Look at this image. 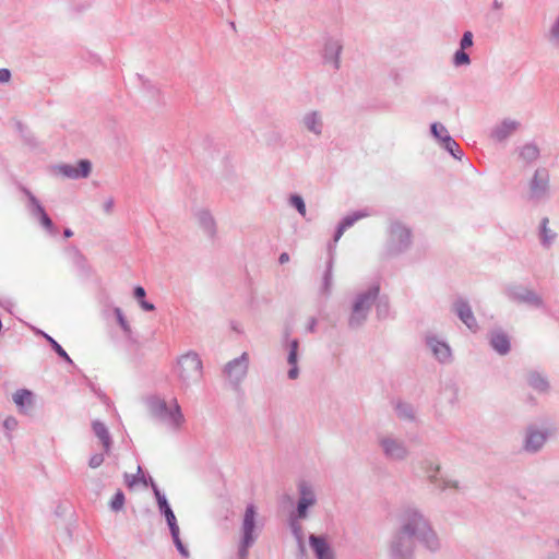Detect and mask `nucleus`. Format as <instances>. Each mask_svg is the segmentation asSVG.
Wrapping results in <instances>:
<instances>
[{
    "label": "nucleus",
    "mask_w": 559,
    "mask_h": 559,
    "mask_svg": "<svg viewBox=\"0 0 559 559\" xmlns=\"http://www.w3.org/2000/svg\"><path fill=\"white\" fill-rule=\"evenodd\" d=\"M178 374L182 382H197L202 376V362L197 354H186L178 360Z\"/></svg>",
    "instance_id": "obj_1"
},
{
    "label": "nucleus",
    "mask_w": 559,
    "mask_h": 559,
    "mask_svg": "<svg viewBox=\"0 0 559 559\" xmlns=\"http://www.w3.org/2000/svg\"><path fill=\"white\" fill-rule=\"evenodd\" d=\"M254 518H255V510L253 506H249L246 509L245 518L242 522V540L239 548L240 558L245 559L247 555L248 548L252 545L254 538H253V530H254Z\"/></svg>",
    "instance_id": "obj_2"
},
{
    "label": "nucleus",
    "mask_w": 559,
    "mask_h": 559,
    "mask_svg": "<svg viewBox=\"0 0 559 559\" xmlns=\"http://www.w3.org/2000/svg\"><path fill=\"white\" fill-rule=\"evenodd\" d=\"M390 241L394 249H402L411 241V231L400 223H394L390 227Z\"/></svg>",
    "instance_id": "obj_3"
},
{
    "label": "nucleus",
    "mask_w": 559,
    "mask_h": 559,
    "mask_svg": "<svg viewBox=\"0 0 559 559\" xmlns=\"http://www.w3.org/2000/svg\"><path fill=\"white\" fill-rule=\"evenodd\" d=\"M151 407L156 414L160 416H163L164 414H168L171 419V423L177 427L180 426L183 421V416L177 403H175L173 411H168L166 403L162 400L156 399L152 401Z\"/></svg>",
    "instance_id": "obj_4"
},
{
    "label": "nucleus",
    "mask_w": 559,
    "mask_h": 559,
    "mask_svg": "<svg viewBox=\"0 0 559 559\" xmlns=\"http://www.w3.org/2000/svg\"><path fill=\"white\" fill-rule=\"evenodd\" d=\"M309 540L318 559H334L333 550L325 538L311 535Z\"/></svg>",
    "instance_id": "obj_5"
},
{
    "label": "nucleus",
    "mask_w": 559,
    "mask_h": 559,
    "mask_svg": "<svg viewBox=\"0 0 559 559\" xmlns=\"http://www.w3.org/2000/svg\"><path fill=\"white\" fill-rule=\"evenodd\" d=\"M379 293L378 287H373L366 295L360 296L354 306L353 319L364 317L365 311L368 310L371 304L374 301Z\"/></svg>",
    "instance_id": "obj_6"
},
{
    "label": "nucleus",
    "mask_w": 559,
    "mask_h": 559,
    "mask_svg": "<svg viewBox=\"0 0 559 559\" xmlns=\"http://www.w3.org/2000/svg\"><path fill=\"white\" fill-rule=\"evenodd\" d=\"M248 367V355L245 353L239 359H236L227 365V373L229 378L238 380L245 376Z\"/></svg>",
    "instance_id": "obj_7"
},
{
    "label": "nucleus",
    "mask_w": 559,
    "mask_h": 559,
    "mask_svg": "<svg viewBox=\"0 0 559 559\" xmlns=\"http://www.w3.org/2000/svg\"><path fill=\"white\" fill-rule=\"evenodd\" d=\"M549 181V176L545 171H536L535 176L531 182V192L533 195L537 197L544 193L547 189Z\"/></svg>",
    "instance_id": "obj_8"
},
{
    "label": "nucleus",
    "mask_w": 559,
    "mask_h": 559,
    "mask_svg": "<svg viewBox=\"0 0 559 559\" xmlns=\"http://www.w3.org/2000/svg\"><path fill=\"white\" fill-rule=\"evenodd\" d=\"M301 498L298 503V515L299 518L306 516L307 508L314 503V498L310 489L305 486L300 487Z\"/></svg>",
    "instance_id": "obj_9"
},
{
    "label": "nucleus",
    "mask_w": 559,
    "mask_h": 559,
    "mask_svg": "<svg viewBox=\"0 0 559 559\" xmlns=\"http://www.w3.org/2000/svg\"><path fill=\"white\" fill-rule=\"evenodd\" d=\"M456 312H457L460 319L469 329H473L476 325V320H475L473 312L467 304L462 302V301L457 302L456 304Z\"/></svg>",
    "instance_id": "obj_10"
},
{
    "label": "nucleus",
    "mask_w": 559,
    "mask_h": 559,
    "mask_svg": "<svg viewBox=\"0 0 559 559\" xmlns=\"http://www.w3.org/2000/svg\"><path fill=\"white\" fill-rule=\"evenodd\" d=\"M546 437L539 431H530L525 441V450L537 451L545 443Z\"/></svg>",
    "instance_id": "obj_11"
},
{
    "label": "nucleus",
    "mask_w": 559,
    "mask_h": 559,
    "mask_svg": "<svg viewBox=\"0 0 559 559\" xmlns=\"http://www.w3.org/2000/svg\"><path fill=\"white\" fill-rule=\"evenodd\" d=\"M13 401L21 412L32 405L33 394L28 390H19L13 394Z\"/></svg>",
    "instance_id": "obj_12"
},
{
    "label": "nucleus",
    "mask_w": 559,
    "mask_h": 559,
    "mask_svg": "<svg viewBox=\"0 0 559 559\" xmlns=\"http://www.w3.org/2000/svg\"><path fill=\"white\" fill-rule=\"evenodd\" d=\"M492 347L500 354H506L510 349L509 340L504 334L496 333L491 337Z\"/></svg>",
    "instance_id": "obj_13"
},
{
    "label": "nucleus",
    "mask_w": 559,
    "mask_h": 559,
    "mask_svg": "<svg viewBox=\"0 0 559 559\" xmlns=\"http://www.w3.org/2000/svg\"><path fill=\"white\" fill-rule=\"evenodd\" d=\"M160 503V507L165 508V516H166V520H167V523L169 525V528L171 531V536L174 539H177V535L179 534V527L177 525V522H176V516L174 514V512L171 511V509L168 507V504L166 503V501L164 500L163 502L159 501Z\"/></svg>",
    "instance_id": "obj_14"
},
{
    "label": "nucleus",
    "mask_w": 559,
    "mask_h": 559,
    "mask_svg": "<svg viewBox=\"0 0 559 559\" xmlns=\"http://www.w3.org/2000/svg\"><path fill=\"white\" fill-rule=\"evenodd\" d=\"M32 204L36 207V211L37 213L39 214L40 216V222L41 224L47 228V229H51L52 228V222L51 219L48 217V215L46 214L45 210L43 209V206L38 203L37 199L31 193V192H26Z\"/></svg>",
    "instance_id": "obj_15"
},
{
    "label": "nucleus",
    "mask_w": 559,
    "mask_h": 559,
    "mask_svg": "<svg viewBox=\"0 0 559 559\" xmlns=\"http://www.w3.org/2000/svg\"><path fill=\"white\" fill-rule=\"evenodd\" d=\"M365 216H366V214L356 213V214L345 217L337 229V233L335 236V241H337L342 237V235L348 227L353 226L354 223H356L357 221H359L360 218H362Z\"/></svg>",
    "instance_id": "obj_16"
},
{
    "label": "nucleus",
    "mask_w": 559,
    "mask_h": 559,
    "mask_svg": "<svg viewBox=\"0 0 559 559\" xmlns=\"http://www.w3.org/2000/svg\"><path fill=\"white\" fill-rule=\"evenodd\" d=\"M383 448H384L385 453L391 457L399 459L405 454L404 449L399 443H396L394 441H390V440L383 441Z\"/></svg>",
    "instance_id": "obj_17"
},
{
    "label": "nucleus",
    "mask_w": 559,
    "mask_h": 559,
    "mask_svg": "<svg viewBox=\"0 0 559 559\" xmlns=\"http://www.w3.org/2000/svg\"><path fill=\"white\" fill-rule=\"evenodd\" d=\"M93 430H94L95 435L103 442L104 448L106 450H108L109 449L110 439H109V436H108L106 427L103 424H100L98 421H95L93 424Z\"/></svg>",
    "instance_id": "obj_18"
},
{
    "label": "nucleus",
    "mask_w": 559,
    "mask_h": 559,
    "mask_svg": "<svg viewBox=\"0 0 559 559\" xmlns=\"http://www.w3.org/2000/svg\"><path fill=\"white\" fill-rule=\"evenodd\" d=\"M305 124L311 132L317 134L321 132V120L316 112H312L305 118Z\"/></svg>",
    "instance_id": "obj_19"
},
{
    "label": "nucleus",
    "mask_w": 559,
    "mask_h": 559,
    "mask_svg": "<svg viewBox=\"0 0 559 559\" xmlns=\"http://www.w3.org/2000/svg\"><path fill=\"white\" fill-rule=\"evenodd\" d=\"M431 348L436 357L440 360H445L450 356V348L444 343L435 342L431 344Z\"/></svg>",
    "instance_id": "obj_20"
},
{
    "label": "nucleus",
    "mask_w": 559,
    "mask_h": 559,
    "mask_svg": "<svg viewBox=\"0 0 559 559\" xmlns=\"http://www.w3.org/2000/svg\"><path fill=\"white\" fill-rule=\"evenodd\" d=\"M516 129V123L511 122H503L496 131L495 135L497 139L502 140L506 136H508L511 132H513Z\"/></svg>",
    "instance_id": "obj_21"
},
{
    "label": "nucleus",
    "mask_w": 559,
    "mask_h": 559,
    "mask_svg": "<svg viewBox=\"0 0 559 559\" xmlns=\"http://www.w3.org/2000/svg\"><path fill=\"white\" fill-rule=\"evenodd\" d=\"M521 155L524 159H535L538 156V150L534 145H526L522 148Z\"/></svg>",
    "instance_id": "obj_22"
},
{
    "label": "nucleus",
    "mask_w": 559,
    "mask_h": 559,
    "mask_svg": "<svg viewBox=\"0 0 559 559\" xmlns=\"http://www.w3.org/2000/svg\"><path fill=\"white\" fill-rule=\"evenodd\" d=\"M124 503V495L122 491H117L111 500V508L114 510H120L123 507Z\"/></svg>",
    "instance_id": "obj_23"
},
{
    "label": "nucleus",
    "mask_w": 559,
    "mask_h": 559,
    "mask_svg": "<svg viewBox=\"0 0 559 559\" xmlns=\"http://www.w3.org/2000/svg\"><path fill=\"white\" fill-rule=\"evenodd\" d=\"M431 132L433 133V135H435L436 138H438V139L442 140V141H444V138H445V136H449V135L447 134V130H445V128H444L442 124H440V123H433V124L431 126Z\"/></svg>",
    "instance_id": "obj_24"
},
{
    "label": "nucleus",
    "mask_w": 559,
    "mask_h": 559,
    "mask_svg": "<svg viewBox=\"0 0 559 559\" xmlns=\"http://www.w3.org/2000/svg\"><path fill=\"white\" fill-rule=\"evenodd\" d=\"M292 204L298 210V212L305 216L306 215V205L304 200L298 195H293L290 199Z\"/></svg>",
    "instance_id": "obj_25"
},
{
    "label": "nucleus",
    "mask_w": 559,
    "mask_h": 559,
    "mask_svg": "<svg viewBox=\"0 0 559 559\" xmlns=\"http://www.w3.org/2000/svg\"><path fill=\"white\" fill-rule=\"evenodd\" d=\"M454 62L456 66H461V64H467L469 63V57L468 55L464 51V49L461 48V50H459L455 56H454Z\"/></svg>",
    "instance_id": "obj_26"
},
{
    "label": "nucleus",
    "mask_w": 559,
    "mask_h": 559,
    "mask_svg": "<svg viewBox=\"0 0 559 559\" xmlns=\"http://www.w3.org/2000/svg\"><path fill=\"white\" fill-rule=\"evenodd\" d=\"M80 177L86 178L91 173V163L88 160H80L79 163Z\"/></svg>",
    "instance_id": "obj_27"
},
{
    "label": "nucleus",
    "mask_w": 559,
    "mask_h": 559,
    "mask_svg": "<svg viewBox=\"0 0 559 559\" xmlns=\"http://www.w3.org/2000/svg\"><path fill=\"white\" fill-rule=\"evenodd\" d=\"M49 341H50V343H51V345H52L53 349L56 350V353H57L60 357L64 358V359H66L67 361H69V362H72L71 358H70V357H69V355L66 353V350H64V349H63V348H62V347H61V346H60V345H59L55 340H52L51 337H49Z\"/></svg>",
    "instance_id": "obj_28"
},
{
    "label": "nucleus",
    "mask_w": 559,
    "mask_h": 559,
    "mask_svg": "<svg viewBox=\"0 0 559 559\" xmlns=\"http://www.w3.org/2000/svg\"><path fill=\"white\" fill-rule=\"evenodd\" d=\"M62 173L67 176V177H70V178H80V173H79V169L76 167H73V166H63L62 168Z\"/></svg>",
    "instance_id": "obj_29"
},
{
    "label": "nucleus",
    "mask_w": 559,
    "mask_h": 559,
    "mask_svg": "<svg viewBox=\"0 0 559 559\" xmlns=\"http://www.w3.org/2000/svg\"><path fill=\"white\" fill-rule=\"evenodd\" d=\"M473 45V34L471 32H465L463 38L461 40V48L466 49Z\"/></svg>",
    "instance_id": "obj_30"
},
{
    "label": "nucleus",
    "mask_w": 559,
    "mask_h": 559,
    "mask_svg": "<svg viewBox=\"0 0 559 559\" xmlns=\"http://www.w3.org/2000/svg\"><path fill=\"white\" fill-rule=\"evenodd\" d=\"M103 462H104V457H103V455H100V454H95V455H93V456L90 459L88 465H90L92 468H96V467L100 466Z\"/></svg>",
    "instance_id": "obj_31"
},
{
    "label": "nucleus",
    "mask_w": 559,
    "mask_h": 559,
    "mask_svg": "<svg viewBox=\"0 0 559 559\" xmlns=\"http://www.w3.org/2000/svg\"><path fill=\"white\" fill-rule=\"evenodd\" d=\"M532 380H533V385H534L535 388H537V389H539V390H545V389H546L547 383H546V381H545L543 378H540L539 376L534 377Z\"/></svg>",
    "instance_id": "obj_32"
},
{
    "label": "nucleus",
    "mask_w": 559,
    "mask_h": 559,
    "mask_svg": "<svg viewBox=\"0 0 559 559\" xmlns=\"http://www.w3.org/2000/svg\"><path fill=\"white\" fill-rule=\"evenodd\" d=\"M443 142L445 143L447 150L456 157V154L454 153V147L457 146L456 143L450 136H445Z\"/></svg>",
    "instance_id": "obj_33"
},
{
    "label": "nucleus",
    "mask_w": 559,
    "mask_h": 559,
    "mask_svg": "<svg viewBox=\"0 0 559 559\" xmlns=\"http://www.w3.org/2000/svg\"><path fill=\"white\" fill-rule=\"evenodd\" d=\"M547 223H548V219L545 218L543 221V230H542L543 239L545 242H548L552 238V236L549 235V230L547 228Z\"/></svg>",
    "instance_id": "obj_34"
},
{
    "label": "nucleus",
    "mask_w": 559,
    "mask_h": 559,
    "mask_svg": "<svg viewBox=\"0 0 559 559\" xmlns=\"http://www.w3.org/2000/svg\"><path fill=\"white\" fill-rule=\"evenodd\" d=\"M3 425L8 430H12L16 428L17 421L14 417L10 416L4 420Z\"/></svg>",
    "instance_id": "obj_35"
},
{
    "label": "nucleus",
    "mask_w": 559,
    "mask_h": 559,
    "mask_svg": "<svg viewBox=\"0 0 559 559\" xmlns=\"http://www.w3.org/2000/svg\"><path fill=\"white\" fill-rule=\"evenodd\" d=\"M175 544H176V547L177 549L179 550V552L187 557L189 555L188 550L186 549V547L182 545V542L180 540L179 538V534L177 535V539H174Z\"/></svg>",
    "instance_id": "obj_36"
},
{
    "label": "nucleus",
    "mask_w": 559,
    "mask_h": 559,
    "mask_svg": "<svg viewBox=\"0 0 559 559\" xmlns=\"http://www.w3.org/2000/svg\"><path fill=\"white\" fill-rule=\"evenodd\" d=\"M116 314H117V318H118V321H119L121 328L124 331H129V325H128L127 321L124 320L121 310L120 309H116Z\"/></svg>",
    "instance_id": "obj_37"
},
{
    "label": "nucleus",
    "mask_w": 559,
    "mask_h": 559,
    "mask_svg": "<svg viewBox=\"0 0 559 559\" xmlns=\"http://www.w3.org/2000/svg\"><path fill=\"white\" fill-rule=\"evenodd\" d=\"M134 297L139 300V302L144 299L145 290L142 286H136L134 288Z\"/></svg>",
    "instance_id": "obj_38"
},
{
    "label": "nucleus",
    "mask_w": 559,
    "mask_h": 559,
    "mask_svg": "<svg viewBox=\"0 0 559 559\" xmlns=\"http://www.w3.org/2000/svg\"><path fill=\"white\" fill-rule=\"evenodd\" d=\"M11 73L8 69H0V83H5L10 80Z\"/></svg>",
    "instance_id": "obj_39"
},
{
    "label": "nucleus",
    "mask_w": 559,
    "mask_h": 559,
    "mask_svg": "<svg viewBox=\"0 0 559 559\" xmlns=\"http://www.w3.org/2000/svg\"><path fill=\"white\" fill-rule=\"evenodd\" d=\"M124 481L129 488H132L136 484V477L133 475H126Z\"/></svg>",
    "instance_id": "obj_40"
},
{
    "label": "nucleus",
    "mask_w": 559,
    "mask_h": 559,
    "mask_svg": "<svg viewBox=\"0 0 559 559\" xmlns=\"http://www.w3.org/2000/svg\"><path fill=\"white\" fill-rule=\"evenodd\" d=\"M551 36L554 39L559 40V19L551 28Z\"/></svg>",
    "instance_id": "obj_41"
},
{
    "label": "nucleus",
    "mask_w": 559,
    "mask_h": 559,
    "mask_svg": "<svg viewBox=\"0 0 559 559\" xmlns=\"http://www.w3.org/2000/svg\"><path fill=\"white\" fill-rule=\"evenodd\" d=\"M140 305H141L142 309L145 311L154 310V305L145 301L144 299L140 301Z\"/></svg>",
    "instance_id": "obj_42"
},
{
    "label": "nucleus",
    "mask_w": 559,
    "mask_h": 559,
    "mask_svg": "<svg viewBox=\"0 0 559 559\" xmlns=\"http://www.w3.org/2000/svg\"><path fill=\"white\" fill-rule=\"evenodd\" d=\"M288 362H289L290 365H293V366H294V365H296V362H297V353H295V350H290V352H289V355H288Z\"/></svg>",
    "instance_id": "obj_43"
},
{
    "label": "nucleus",
    "mask_w": 559,
    "mask_h": 559,
    "mask_svg": "<svg viewBox=\"0 0 559 559\" xmlns=\"http://www.w3.org/2000/svg\"><path fill=\"white\" fill-rule=\"evenodd\" d=\"M298 376V369L296 367V365H294V367L288 371V377L290 379H296Z\"/></svg>",
    "instance_id": "obj_44"
},
{
    "label": "nucleus",
    "mask_w": 559,
    "mask_h": 559,
    "mask_svg": "<svg viewBox=\"0 0 559 559\" xmlns=\"http://www.w3.org/2000/svg\"><path fill=\"white\" fill-rule=\"evenodd\" d=\"M288 261H289V255H288V253L284 252V253H282V254L280 255V263H281V264H284V263H286V262H288Z\"/></svg>",
    "instance_id": "obj_45"
},
{
    "label": "nucleus",
    "mask_w": 559,
    "mask_h": 559,
    "mask_svg": "<svg viewBox=\"0 0 559 559\" xmlns=\"http://www.w3.org/2000/svg\"><path fill=\"white\" fill-rule=\"evenodd\" d=\"M290 350H295V353H297V350H298V342L296 340L292 342Z\"/></svg>",
    "instance_id": "obj_46"
},
{
    "label": "nucleus",
    "mask_w": 559,
    "mask_h": 559,
    "mask_svg": "<svg viewBox=\"0 0 559 559\" xmlns=\"http://www.w3.org/2000/svg\"><path fill=\"white\" fill-rule=\"evenodd\" d=\"M399 411H400L401 415H403V416H405V417L411 416V414H409L408 412L404 411V409L402 408V406H399Z\"/></svg>",
    "instance_id": "obj_47"
},
{
    "label": "nucleus",
    "mask_w": 559,
    "mask_h": 559,
    "mask_svg": "<svg viewBox=\"0 0 559 559\" xmlns=\"http://www.w3.org/2000/svg\"><path fill=\"white\" fill-rule=\"evenodd\" d=\"M72 235H73V233H72L70 229H66V230H64V236H66L67 238L71 237Z\"/></svg>",
    "instance_id": "obj_48"
}]
</instances>
